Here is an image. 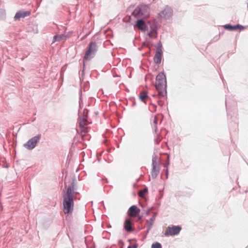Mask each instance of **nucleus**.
Segmentation results:
<instances>
[{
  "label": "nucleus",
  "mask_w": 248,
  "mask_h": 248,
  "mask_svg": "<svg viewBox=\"0 0 248 248\" xmlns=\"http://www.w3.org/2000/svg\"><path fill=\"white\" fill-rule=\"evenodd\" d=\"M224 28L227 30H235L237 29H244V28L242 26H240L239 25H235V26H232L230 24H226L224 26Z\"/></svg>",
  "instance_id": "obj_12"
},
{
  "label": "nucleus",
  "mask_w": 248,
  "mask_h": 248,
  "mask_svg": "<svg viewBox=\"0 0 248 248\" xmlns=\"http://www.w3.org/2000/svg\"><path fill=\"white\" fill-rule=\"evenodd\" d=\"M86 124V121L83 119L82 121L79 122V125L80 127H83Z\"/></svg>",
  "instance_id": "obj_22"
},
{
  "label": "nucleus",
  "mask_w": 248,
  "mask_h": 248,
  "mask_svg": "<svg viewBox=\"0 0 248 248\" xmlns=\"http://www.w3.org/2000/svg\"><path fill=\"white\" fill-rule=\"evenodd\" d=\"M151 248H162L161 244L158 242H156L152 245Z\"/></svg>",
  "instance_id": "obj_17"
},
{
  "label": "nucleus",
  "mask_w": 248,
  "mask_h": 248,
  "mask_svg": "<svg viewBox=\"0 0 248 248\" xmlns=\"http://www.w3.org/2000/svg\"><path fill=\"white\" fill-rule=\"evenodd\" d=\"M153 32H150L148 33V35L150 37H153Z\"/></svg>",
  "instance_id": "obj_23"
},
{
  "label": "nucleus",
  "mask_w": 248,
  "mask_h": 248,
  "mask_svg": "<svg viewBox=\"0 0 248 248\" xmlns=\"http://www.w3.org/2000/svg\"><path fill=\"white\" fill-rule=\"evenodd\" d=\"M40 139V136H34L25 143L24 146L27 149L32 150L35 147Z\"/></svg>",
  "instance_id": "obj_6"
},
{
  "label": "nucleus",
  "mask_w": 248,
  "mask_h": 248,
  "mask_svg": "<svg viewBox=\"0 0 248 248\" xmlns=\"http://www.w3.org/2000/svg\"><path fill=\"white\" fill-rule=\"evenodd\" d=\"M157 118L156 117H155V119H154V128H155V132H156V130H157V127H156V124L157 123Z\"/></svg>",
  "instance_id": "obj_20"
},
{
  "label": "nucleus",
  "mask_w": 248,
  "mask_h": 248,
  "mask_svg": "<svg viewBox=\"0 0 248 248\" xmlns=\"http://www.w3.org/2000/svg\"><path fill=\"white\" fill-rule=\"evenodd\" d=\"M30 14V12L29 11H20L16 13L15 18L16 20L20 18H23L28 16Z\"/></svg>",
  "instance_id": "obj_10"
},
{
  "label": "nucleus",
  "mask_w": 248,
  "mask_h": 248,
  "mask_svg": "<svg viewBox=\"0 0 248 248\" xmlns=\"http://www.w3.org/2000/svg\"><path fill=\"white\" fill-rule=\"evenodd\" d=\"M147 192V188H144L143 189V190L142 191H140V192H139V195L141 197H144V193H146Z\"/></svg>",
  "instance_id": "obj_19"
},
{
  "label": "nucleus",
  "mask_w": 248,
  "mask_h": 248,
  "mask_svg": "<svg viewBox=\"0 0 248 248\" xmlns=\"http://www.w3.org/2000/svg\"><path fill=\"white\" fill-rule=\"evenodd\" d=\"M131 248L130 246H129V247H128V248ZM134 248H136V247H134Z\"/></svg>",
  "instance_id": "obj_24"
},
{
  "label": "nucleus",
  "mask_w": 248,
  "mask_h": 248,
  "mask_svg": "<svg viewBox=\"0 0 248 248\" xmlns=\"http://www.w3.org/2000/svg\"><path fill=\"white\" fill-rule=\"evenodd\" d=\"M65 39H66V36L63 34L55 35L53 37V43H54L56 41H59L61 40H65Z\"/></svg>",
  "instance_id": "obj_14"
},
{
  "label": "nucleus",
  "mask_w": 248,
  "mask_h": 248,
  "mask_svg": "<svg viewBox=\"0 0 248 248\" xmlns=\"http://www.w3.org/2000/svg\"><path fill=\"white\" fill-rule=\"evenodd\" d=\"M97 50L96 44L94 42H91L89 44V47L85 53L84 59L89 60L92 59Z\"/></svg>",
  "instance_id": "obj_4"
},
{
  "label": "nucleus",
  "mask_w": 248,
  "mask_h": 248,
  "mask_svg": "<svg viewBox=\"0 0 248 248\" xmlns=\"http://www.w3.org/2000/svg\"><path fill=\"white\" fill-rule=\"evenodd\" d=\"M132 15L137 17L147 18L149 15V8L147 6H141L136 8Z\"/></svg>",
  "instance_id": "obj_3"
},
{
  "label": "nucleus",
  "mask_w": 248,
  "mask_h": 248,
  "mask_svg": "<svg viewBox=\"0 0 248 248\" xmlns=\"http://www.w3.org/2000/svg\"><path fill=\"white\" fill-rule=\"evenodd\" d=\"M75 183L72 180L70 185L65 183V189L63 190V206L65 214L72 213L74 209V199L77 193L75 191Z\"/></svg>",
  "instance_id": "obj_1"
},
{
  "label": "nucleus",
  "mask_w": 248,
  "mask_h": 248,
  "mask_svg": "<svg viewBox=\"0 0 248 248\" xmlns=\"http://www.w3.org/2000/svg\"><path fill=\"white\" fill-rule=\"evenodd\" d=\"M128 212L131 217H135L140 212V209L136 205H133L129 208Z\"/></svg>",
  "instance_id": "obj_8"
},
{
  "label": "nucleus",
  "mask_w": 248,
  "mask_h": 248,
  "mask_svg": "<svg viewBox=\"0 0 248 248\" xmlns=\"http://www.w3.org/2000/svg\"><path fill=\"white\" fill-rule=\"evenodd\" d=\"M159 170L156 169V167H153V170L152 172V176L154 178H155L158 173Z\"/></svg>",
  "instance_id": "obj_15"
},
{
  "label": "nucleus",
  "mask_w": 248,
  "mask_h": 248,
  "mask_svg": "<svg viewBox=\"0 0 248 248\" xmlns=\"http://www.w3.org/2000/svg\"><path fill=\"white\" fill-rule=\"evenodd\" d=\"M135 27L141 31L144 30L145 25L144 21L142 19L138 20L135 25Z\"/></svg>",
  "instance_id": "obj_11"
},
{
  "label": "nucleus",
  "mask_w": 248,
  "mask_h": 248,
  "mask_svg": "<svg viewBox=\"0 0 248 248\" xmlns=\"http://www.w3.org/2000/svg\"><path fill=\"white\" fill-rule=\"evenodd\" d=\"M148 97L147 93L144 92L141 93L139 95V98L140 100L144 101L145 98Z\"/></svg>",
  "instance_id": "obj_16"
},
{
  "label": "nucleus",
  "mask_w": 248,
  "mask_h": 248,
  "mask_svg": "<svg viewBox=\"0 0 248 248\" xmlns=\"http://www.w3.org/2000/svg\"><path fill=\"white\" fill-rule=\"evenodd\" d=\"M147 214L148 215L149 214V211L147 212Z\"/></svg>",
  "instance_id": "obj_25"
},
{
  "label": "nucleus",
  "mask_w": 248,
  "mask_h": 248,
  "mask_svg": "<svg viewBox=\"0 0 248 248\" xmlns=\"http://www.w3.org/2000/svg\"><path fill=\"white\" fill-rule=\"evenodd\" d=\"M166 78L163 73H159L156 77L155 88L159 96L165 97L167 94Z\"/></svg>",
  "instance_id": "obj_2"
},
{
  "label": "nucleus",
  "mask_w": 248,
  "mask_h": 248,
  "mask_svg": "<svg viewBox=\"0 0 248 248\" xmlns=\"http://www.w3.org/2000/svg\"><path fill=\"white\" fill-rule=\"evenodd\" d=\"M181 230V227L178 226H174L172 227H169L165 232V235L166 236H168L169 235H174L178 234Z\"/></svg>",
  "instance_id": "obj_7"
},
{
  "label": "nucleus",
  "mask_w": 248,
  "mask_h": 248,
  "mask_svg": "<svg viewBox=\"0 0 248 248\" xmlns=\"http://www.w3.org/2000/svg\"><path fill=\"white\" fill-rule=\"evenodd\" d=\"M124 227L126 231L127 232H130L132 231L131 221L129 220H125L124 223Z\"/></svg>",
  "instance_id": "obj_13"
},
{
  "label": "nucleus",
  "mask_w": 248,
  "mask_h": 248,
  "mask_svg": "<svg viewBox=\"0 0 248 248\" xmlns=\"http://www.w3.org/2000/svg\"><path fill=\"white\" fill-rule=\"evenodd\" d=\"M161 49L159 47L157 48L156 54L154 57V62L156 63H159L161 61Z\"/></svg>",
  "instance_id": "obj_9"
},
{
  "label": "nucleus",
  "mask_w": 248,
  "mask_h": 248,
  "mask_svg": "<svg viewBox=\"0 0 248 248\" xmlns=\"http://www.w3.org/2000/svg\"><path fill=\"white\" fill-rule=\"evenodd\" d=\"M157 157L156 156H154L152 158V166H153V167H156V165H157V163H156V161H157Z\"/></svg>",
  "instance_id": "obj_18"
},
{
  "label": "nucleus",
  "mask_w": 248,
  "mask_h": 248,
  "mask_svg": "<svg viewBox=\"0 0 248 248\" xmlns=\"http://www.w3.org/2000/svg\"><path fill=\"white\" fill-rule=\"evenodd\" d=\"M155 220V217L154 216L152 217H151L150 220L148 221V223H150V227L152 226L153 225V223H154V221Z\"/></svg>",
  "instance_id": "obj_21"
},
{
  "label": "nucleus",
  "mask_w": 248,
  "mask_h": 248,
  "mask_svg": "<svg viewBox=\"0 0 248 248\" xmlns=\"http://www.w3.org/2000/svg\"><path fill=\"white\" fill-rule=\"evenodd\" d=\"M173 11L171 7L167 5L163 10L159 13L160 18L165 19H169L172 16Z\"/></svg>",
  "instance_id": "obj_5"
}]
</instances>
